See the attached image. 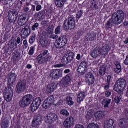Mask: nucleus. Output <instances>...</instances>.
Masks as SVG:
<instances>
[{
  "mask_svg": "<svg viewBox=\"0 0 128 128\" xmlns=\"http://www.w3.org/2000/svg\"><path fill=\"white\" fill-rule=\"evenodd\" d=\"M124 12L122 10H118L112 16V20H110L107 22L106 28H112V23L116 26H118L124 22Z\"/></svg>",
  "mask_w": 128,
  "mask_h": 128,
  "instance_id": "nucleus-1",
  "label": "nucleus"
},
{
  "mask_svg": "<svg viewBox=\"0 0 128 128\" xmlns=\"http://www.w3.org/2000/svg\"><path fill=\"white\" fill-rule=\"evenodd\" d=\"M52 58V56L48 50H44L39 55L37 58V62L40 64H42L48 62H49L50 60Z\"/></svg>",
  "mask_w": 128,
  "mask_h": 128,
  "instance_id": "nucleus-2",
  "label": "nucleus"
},
{
  "mask_svg": "<svg viewBox=\"0 0 128 128\" xmlns=\"http://www.w3.org/2000/svg\"><path fill=\"white\" fill-rule=\"evenodd\" d=\"M34 96L32 94H29L26 95L19 102V106L22 108H27V106H28L32 104Z\"/></svg>",
  "mask_w": 128,
  "mask_h": 128,
  "instance_id": "nucleus-3",
  "label": "nucleus"
},
{
  "mask_svg": "<svg viewBox=\"0 0 128 128\" xmlns=\"http://www.w3.org/2000/svg\"><path fill=\"white\" fill-rule=\"evenodd\" d=\"M126 86V81L124 79H120L116 82L114 86V90L120 94L124 92V88H125Z\"/></svg>",
  "mask_w": 128,
  "mask_h": 128,
  "instance_id": "nucleus-4",
  "label": "nucleus"
},
{
  "mask_svg": "<svg viewBox=\"0 0 128 128\" xmlns=\"http://www.w3.org/2000/svg\"><path fill=\"white\" fill-rule=\"evenodd\" d=\"M75 28L76 20L74 18L70 17L66 19L64 24V30H74Z\"/></svg>",
  "mask_w": 128,
  "mask_h": 128,
  "instance_id": "nucleus-5",
  "label": "nucleus"
},
{
  "mask_svg": "<svg viewBox=\"0 0 128 128\" xmlns=\"http://www.w3.org/2000/svg\"><path fill=\"white\" fill-rule=\"evenodd\" d=\"M66 44H68V38L66 36H62L55 42V46L56 48L60 50V48H64Z\"/></svg>",
  "mask_w": 128,
  "mask_h": 128,
  "instance_id": "nucleus-6",
  "label": "nucleus"
},
{
  "mask_svg": "<svg viewBox=\"0 0 128 128\" xmlns=\"http://www.w3.org/2000/svg\"><path fill=\"white\" fill-rule=\"evenodd\" d=\"M14 96V90L12 87L8 86L4 91V98L7 102H10L12 100Z\"/></svg>",
  "mask_w": 128,
  "mask_h": 128,
  "instance_id": "nucleus-7",
  "label": "nucleus"
},
{
  "mask_svg": "<svg viewBox=\"0 0 128 128\" xmlns=\"http://www.w3.org/2000/svg\"><path fill=\"white\" fill-rule=\"evenodd\" d=\"M74 58V54L72 52H70L64 56L62 62L64 66H66V64H70L72 62Z\"/></svg>",
  "mask_w": 128,
  "mask_h": 128,
  "instance_id": "nucleus-8",
  "label": "nucleus"
},
{
  "mask_svg": "<svg viewBox=\"0 0 128 128\" xmlns=\"http://www.w3.org/2000/svg\"><path fill=\"white\" fill-rule=\"evenodd\" d=\"M50 76L53 80H58L62 77V71L60 69L53 70L50 72Z\"/></svg>",
  "mask_w": 128,
  "mask_h": 128,
  "instance_id": "nucleus-9",
  "label": "nucleus"
},
{
  "mask_svg": "<svg viewBox=\"0 0 128 128\" xmlns=\"http://www.w3.org/2000/svg\"><path fill=\"white\" fill-rule=\"evenodd\" d=\"M63 126L65 128H74V118L72 116L68 118L64 121Z\"/></svg>",
  "mask_w": 128,
  "mask_h": 128,
  "instance_id": "nucleus-10",
  "label": "nucleus"
},
{
  "mask_svg": "<svg viewBox=\"0 0 128 128\" xmlns=\"http://www.w3.org/2000/svg\"><path fill=\"white\" fill-rule=\"evenodd\" d=\"M58 120V115L55 114H50L46 115V116L45 118V122L46 124H54V122Z\"/></svg>",
  "mask_w": 128,
  "mask_h": 128,
  "instance_id": "nucleus-11",
  "label": "nucleus"
},
{
  "mask_svg": "<svg viewBox=\"0 0 128 128\" xmlns=\"http://www.w3.org/2000/svg\"><path fill=\"white\" fill-rule=\"evenodd\" d=\"M86 82L88 86H92L96 82V78L92 72H88L86 76Z\"/></svg>",
  "mask_w": 128,
  "mask_h": 128,
  "instance_id": "nucleus-12",
  "label": "nucleus"
},
{
  "mask_svg": "<svg viewBox=\"0 0 128 128\" xmlns=\"http://www.w3.org/2000/svg\"><path fill=\"white\" fill-rule=\"evenodd\" d=\"M16 88L17 92H18L19 94L24 92L26 90V80H23L19 82L16 86Z\"/></svg>",
  "mask_w": 128,
  "mask_h": 128,
  "instance_id": "nucleus-13",
  "label": "nucleus"
},
{
  "mask_svg": "<svg viewBox=\"0 0 128 128\" xmlns=\"http://www.w3.org/2000/svg\"><path fill=\"white\" fill-rule=\"evenodd\" d=\"M88 68V63L86 62H82L78 69V71L79 74H80L81 76H84L86 74V69Z\"/></svg>",
  "mask_w": 128,
  "mask_h": 128,
  "instance_id": "nucleus-14",
  "label": "nucleus"
},
{
  "mask_svg": "<svg viewBox=\"0 0 128 128\" xmlns=\"http://www.w3.org/2000/svg\"><path fill=\"white\" fill-rule=\"evenodd\" d=\"M30 26H27L24 28L21 32V38H22L26 39L30 36Z\"/></svg>",
  "mask_w": 128,
  "mask_h": 128,
  "instance_id": "nucleus-15",
  "label": "nucleus"
},
{
  "mask_svg": "<svg viewBox=\"0 0 128 128\" xmlns=\"http://www.w3.org/2000/svg\"><path fill=\"white\" fill-rule=\"evenodd\" d=\"M42 104V100L40 98H37L34 100L31 104V110L32 112H36L40 108Z\"/></svg>",
  "mask_w": 128,
  "mask_h": 128,
  "instance_id": "nucleus-16",
  "label": "nucleus"
},
{
  "mask_svg": "<svg viewBox=\"0 0 128 128\" xmlns=\"http://www.w3.org/2000/svg\"><path fill=\"white\" fill-rule=\"evenodd\" d=\"M42 116L40 114L37 115L34 119L32 122L33 128H38L40 124H42Z\"/></svg>",
  "mask_w": 128,
  "mask_h": 128,
  "instance_id": "nucleus-17",
  "label": "nucleus"
},
{
  "mask_svg": "<svg viewBox=\"0 0 128 128\" xmlns=\"http://www.w3.org/2000/svg\"><path fill=\"white\" fill-rule=\"evenodd\" d=\"M96 34L94 32L92 33H88L86 36L84 38V42H94L96 40Z\"/></svg>",
  "mask_w": 128,
  "mask_h": 128,
  "instance_id": "nucleus-18",
  "label": "nucleus"
},
{
  "mask_svg": "<svg viewBox=\"0 0 128 128\" xmlns=\"http://www.w3.org/2000/svg\"><path fill=\"white\" fill-rule=\"evenodd\" d=\"M16 81V75L14 73H10L8 75V82L9 86L14 84Z\"/></svg>",
  "mask_w": 128,
  "mask_h": 128,
  "instance_id": "nucleus-19",
  "label": "nucleus"
},
{
  "mask_svg": "<svg viewBox=\"0 0 128 128\" xmlns=\"http://www.w3.org/2000/svg\"><path fill=\"white\" fill-rule=\"evenodd\" d=\"M16 12L15 10H12V12H9V14L8 15V19L10 21V22L14 23L16 22Z\"/></svg>",
  "mask_w": 128,
  "mask_h": 128,
  "instance_id": "nucleus-20",
  "label": "nucleus"
},
{
  "mask_svg": "<svg viewBox=\"0 0 128 128\" xmlns=\"http://www.w3.org/2000/svg\"><path fill=\"white\" fill-rule=\"evenodd\" d=\"M54 103V98L52 96L49 97L44 102L43 104V107L44 108L48 110V108H50V106Z\"/></svg>",
  "mask_w": 128,
  "mask_h": 128,
  "instance_id": "nucleus-21",
  "label": "nucleus"
},
{
  "mask_svg": "<svg viewBox=\"0 0 128 128\" xmlns=\"http://www.w3.org/2000/svg\"><path fill=\"white\" fill-rule=\"evenodd\" d=\"M70 80H72V78L70 77V75H66L62 81L61 84L63 86L64 88L68 86V84L70 82Z\"/></svg>",
  "mask_w": 128,
  "mask_h": 128,
  "instance_id": "nucleus-22",
  "label": "nucleus"
},
{
  "mask_svg": "<svg viewBox=\"0 0 128 128\" xmlns=\"http://www.w3.org/2000/svg\"><path fill=\"white\" fill-rule=\"evenodd\" d=\"M110 50V47L108 44L103 46L102 48L100 50L101 56H106L108 54V52Z\"/></svg>",
  "mask_w": 128,
  "mask_h": 128,
  "instance_id": "nucleus-23",
  "label": "nucleus"
},
{
  "mask_svg": "<svg viewBox=\"0 0 128 128\" xmlns=\"http://www.w3.org/2000/svg\"><path fill=\"white\" fill-rule=\"evenodd\" d=\"M56 88H58V84H56V83H52L48 86L47 92L49 94H52L56 90Z\"/></svg>",
  "mask_w": 128,
  "mask_h": 128,
  "instance_id": "nucleus-24",
  "label": "nucleus"
},
{
  "mask_svg": "<svg viewBox=\"0 0 128 128\" xmlns=\"http://www.w3.org/2000/svg\"><path fill=\"white\" fill-rule=\"evenodd\" d=\"M86 96H88V94H86V92H80L78 94L77 97L78 102L79 104H80L82 102H84V98H86Z\"/></svg>",
  "mask_w": 128,
  "mask_h": 128,
  "instance_id": "nucleus-25",
  "label": "nucleus"
},
{
  "mask_svg": "<svg viewBox=\"0 0 128 128\" xmlns=\"http://www.w3.org/2000/svg\"><path fill=\"white\" fill-rule=\"evenodd\" d=\"M67 0H55V4L57 8H62L64 6Z\"/></svg>",
  "mask_w": 128,
  "mask_h": 128,
  "instance_id": "nucleus-26",
  "label": "nucleus"
},
{
  "mask_svg": "<svg viewBox=\"0 0 128 128\" xmlns=\"http://www.w3.org/2000/svg\"><path fill=\"white\" fill-rule=\"evenodd\" d=\"M114 122L112 120H106L104 122V128H114Z\"/></svg>",
  "mask_w": 128,
  "mask_h": 128,
  "instance_id": "nucleus-27",
  "label": "nucleus"
},
{
  "mask_svg": "<svg viewBox=\"0 0 128 128\" xmlns=\"http://www.w3.org/2000/svg\"><path fill=\"white\" fill-rule=\"evenodd\" d=\"M100 54V49L98 48H96L91 52V56L93 58H96Z\"/></svg>",
  "mask_w": 128,
  "mask_h": 128,
  "instance_id": "nucleus-28",
  "label": "nucleus"
},
{
  "mask_svg": "<svg viewBox=\"0 0 128 128\" xmlns=\"http://www.w3.org/2000/svg\"><path fill=\"white\" fill-rule=\"evenodd\" d=\"M111 102L112 99L105 98L102 101V104L104 108H110L108 106L110 104Z\"/></svg>",
  "mask_w": 128,
  "mask_h": 128,
  "instance_id": "nucleus-29",
  "label": "nucleus"
},
{
  "mask_svg": "<svg viewBox=\"0 0 128 128\" xmlns=\"http://www.w3.org/2000/svg\"><path fill=\"white\" fill-rule=\"evenodd\" d=\"M40 44L42 48H46L48 46V40L44 36H42L40 40Z\"/></svg>",
  "mask_w": 128,
  "mask_h": 128,
  "instance_id": "nucleus-30",
  "label": "nucleus"
},
{
  "mask_svg": "<svg viewBox=\"0 0 128 128\" xmlns=\"http://www.w3.org/2000/svg\"><path fill=\"white\" fill-rule=\"evenodd\" d=\"M106 73V66L102 65L99 68V74L102 76H104Z\"/></svg>",
  "mask_w": 128,
  "mask_h": 128,
  "instance_id": "nucleus-31",
  "label": "nucleus"
},
{
  "mask_svg": "<svg viewBox=\"0 0 128 128\" xmlns=\"http://www.w3.org/2000/svg\"><path fill=\"white\" fill-rule=\"evenodd\" d=\"M26 17H24L22 16H21L19 18L18 20V26H24L26 24Z\"/></svg>",
  "mask_w": 128,
  "mask_h": 128,
  "instance_id": "nucleus-32",
  "label": "nucleus"
},
{
  "mask_svg": "<svg viewBox=\"0 0 128 128\" xmlns=\"http://www.w3.org/2000/svg\"><path fill=\"white\" fill-rule=\"evenodd\" d=\"M2 128H10V121L6 118H4L1 122Z\"/></svg>",
  "mask_w": 128,
  "mask_h": 128,
  "instance_id": "nucleus-33",
  "label": "nucleus"
},
{
  "mask_svg": "<svg viewBox=\"0 0 128 128\" xmlns=\"http://www.w3.org/2000/svg\"><path fill=\"white\" fill-rule=\"evenodd\" d=\"M8 46V50H10V52H14V50L18 48V44L14 43L12 42H9Z\"/></svg>",
  "mask_w": 128,
  "mask_h": 128,
  "instance_id": "nucleus-34",
  "label": "nucleus"
},
{
  "mask_svg": "<svg viewBox=\"0 0 128 128\" xmlns=\"http://www.w3.org/2000/svg\"><path fill=\"white\" fill-rule=\"evenodd\" d=\"M128 124V120L126 118H122L120 120L119 126L120 128H126V126H127Z\"/></svg>",
  "mask_w": 128,
  "mask_h": 128,
  "instance_id": "nucleus-35",
  "label": "nucleus"
},
{
  "mask_svg": "<svg viewBox=\"0 0 128 128\" xmlns=\"http://www.w3.org/2000/svg\"><path fill=\"white\" fill-rule=\"evenodd\" d=\"M20 56H22V54L18 50H16V52L13 55L14 60L15 62H18L20 60Z\"/></svg>",
  "mask_w": 128,
  "mask_h": 128,
  "instance_id": "nucleus-36",
  "label": "nucleus"
},
{
  "mask_svg": "<svg viewBox=\"0 0 128 128\" xmlns=\"http://www.w3.org/2000/svg\"><path fill=\"white\" fill-rule=\"evenodd\" d=\"M95 116L98 120H102L104 118V112H98L95 114Z\"/></svg>",
  "mask_w": 128,
  "mask_h": 128,
  "instance_id": "nucleus-37",
  "label": "nucleus"
},
{
  "mask_svg": "<svg viewBox=\"0 0 128 128\" xmlns=\"http://www.w3.org/2000/svg\"><path fill=\"white\" fill-rule=\"evenodd\" d=\"M66 104H68V106H74V102L72 100V98L70 96L66 97Z\"/></svg>",
  "mask_w": 128,
  "mask_h": 128,
  "instance_id": "nucleus-38",
  "label": "nucleus"
},
{
  "mask_svg": "<svg viewBox=\"0 0 128 128\" xmlns=\"http://www.w3.org/2000/svg\"><path fill=\"white\" fill-rule=\"evenodd\" d=\"M60 114L65 116V118H68L70 116V112L68 111V110L66 109H62L60 111Z\"/></svg>",
  "mask_w": 128,
  "mask_h": 128,
  "instance_id": "nucleus-39",
  "label": "nucleus"
},
{
  "mask_svg": "<svg viewBox=\"0 0 128 128\" xmlns=\"http://www.w3.org/2000/svg\"><path fill=\"white\" fill-rule=\"evenodd\" d=\"M94 118V112L92 110L88 111L86 114V118L87 120H90Z\"/></svg>",
  "mask_w": 128,
  "mask_h": 128,
  "instance_id": "nucleus-40",
  "label": "nucleus"
},
{
  "mask_svg": "<svg viewBox=\"0 0 128 128\" xmlns=\"http://www.w3.org/2000/svg\"><path fill=\"white\" fill-rule=\"evenodd\" d=\"M91 8L93 10H96L98 8V3H96V0H93L92 4H91Z\"/></svg>",
  "mask_w": 128,
  "mask_h": 128,
  "instance_id": "nucleus-41",
  "label": "nucleus"
},
{
  "mask_svg": "<svg viewBox=\"0 0 128 128\" xmlns=\"http://www.w3.org/2000/svg\"><path fill=\"white\" fill-rule=\"evenodd\" d=\"M114 72L117 74H120V72H122V66L120 64H116V68L114 69Z\"/></svg>",
  "mask_w": 128,
  "mask_h": 128,
  "instance_id": "nucleus-42",
  "label": "nucleus"
},
{
  "mask_svg": "<svg viewBox=\"0 0 128 128\" xmlns=\"http://www.w3.org/2000/svg\"><path fill=\"white\" fill-rule=\"evenodd\" d=\"M36 35L34 34H32L31 38L29 40L30 44H32L36 42Z\"/></svg>",
  "mask_w": 128,
  "mask_h": 128,
  "instance_id": "nucleus-43",
  "label": "nucleus"
},
{
  "mask_svg": "<svg viewBox=\"0 0 128 128\" xmlns=\"http://www.w3.org/2000/svg\"><path fill=\"white\" fill-rule=\"evenodd\" d=\"M84 14V11L82 10H80V11L78 12L76 14V18L80 20Z\"/></svg>",
  "mask_w": 128,
  "mask_h": 128,
  "instance_id": "nucleus-44",
  "label": "nucleus"
},
{
  "mask_svg": "<svg viewBox=\"0 0 128 128\" xmlns=\"http://www.w3.org/2000/svg\"><path fill=\"white\" fill-rule=\"evenodd\" d=\"M34 50H36V48L34 46H32L28 52L29 56H34Z\"/></svg>",
  "mask_w": 128,
  "mask_h": 128,
  "instance_id": "nucleus-45",
  "label": "nucleus"
},
{
  "mask_svg": "<svg viewBox=\"0 0 128 128\" xmlns=\"http://www.w3.org/2000/svg\"><path fill=\"white\" fill-rule=\"evenodd\" d=\"M87 128H100V126L96 124H90L87 127Z\"/></svg>",
  "mask_w": 128,
  "mask_h": 128,
  "instance_id": "nucleus-46",
  "label": "nucleus"
},
{
  "mask_svg": "<svg viewBox=\"0 0 128 128\" xmlns=\"http://www.w3.org/2000/svg\"><path fill=\"white\" fill-rule=\"evenodd\" d=\"M35 18L37 20H42V17L39 12L36 14Z\"/></svg>",
  "mask_w": 128,
  "mask_h": 128,
  "instance_id": "nucleus-47",
  "label": "nucleus"
},
{
  "mask_svg": "<svg viewBox=\"0 0 128 128\" xmlns=\"http://www.w3.org/2000/svg\"><path fill=\"white\" fill-rule=\"evenodd\" d=\"M15 44H16L17 45L20 44V46H22V40L20 38L18 37L17 38L16 40V42Z\"/></svg>",
  "mask_w": 128,
  "mask_h": 128,
  "instance_id": "nucleus-48",
  "label": "nucleus"
},
{
  "mask_svg": "<svg viewBox=\"0 0 128 128\" xmlns=\"http://www.w3.org/2000/svg\"><path fill=\"white\" fill-rule=\"evenodd\" d=\"M112 78H112V76H108L107 77V84H110V82H112Z\"/></svg>",
  "mask_w": 128,
  "mask_h": 128,
  "instance_id": "nucleus-49",
  "label": "nucleus"
},
{
  "mask_svg": "<svg viewBox=\"0 0 128 128\" xmlns=\"http://www.w3.org/2000/svg\"><path fill=\"white\" fill-rule=\"evenodd\" d=\"M60 26H58L55 30L56 34H60Z\"/></svg>",
  "mask_w": 128,
  "mask_h": 128,
  "instance_id": "nucleus-50",
  "label": "nucleus"
},
{
  "mask_svg": "<svg viewBox=\"0 0 128 128\" xmlns=\"http://www.w3.org/2000/svg\"><path fill=\"white\" fill-rule=\"evenodd\" d=\"M38 26H40V24L38 23L35 24L32 26V30L34 32L36 30L38 29Z\"/></svg>",
  "mask_w": 128,
  "mask_h": 128,
  "instance_id": "nucleus-51",
  "label": "nucleus"
},
{
  "mask_svg": "<svg viewBox=\"0 0 128 128\" xmlns=\"http://www.w3.org/2000/svg\"><path fill=\"white\" fill-rule=\"evenodd\" d=\"M122 100V98L120 96H117L114 98V102L116 104H118L120 102V100Z\"/></svg>",
  "mask_w": 128,
  "mask_h": 128,
  "instance_id": "nucleus-52",
  "label": "nucleus"
},
{
  "mask_svg": "<svg viewBox=\"0 0 128 128\" xmlns=\"http://www.w3.org/2000/svg\"><path fill=\"white\" fill-rule=\"evenodd\" d=\"M110 84H108V83H107L106 84H104L102 85L103 88H104V90H108V88H110Z\"/></svg>",
  "mask_w": 128,
  "mask_h": 128,
  "instance_id": "nucleus-53",
  "label": "nucleus"
},
{
  "mask_svg": "<svg viewBox=\"0 0 128 128\" xmlns=\"http://www.w3.org/2000/svg\"><path fill=\"white\" fill-rule=\"evenodd\" d=\"M23 44L25 46V48L26 49L28 48V40H24L23 42Z\"/></svg>",
  "mask_w": 128,
  "mask_h": 128,
  "instance_id": "nucleus-54",
  "label": "nucleus"
},
{
  "mask_svg": "<svg viewBox=\"0 0 128 128\" xmlns=\"http://www.w3.org/2000/svg\"><path fill=\"white\" fill-rule=\"evenodd\" d=\"M105 96L106 98H110V96H112V92H110V91H106L105 92Z\"/></svg>",
  "mask_w": 128,
  "mask_h": 128,
  "instance_id": "nucleus-55",
  "label": "nucleus"
},
{
  "mask_svg": "<svg viewBox=\"0 0 128 128\" xmlns=\"http://www.w3.org/2000/svg\"><path fill=\"white\" fill-rule=\"evenodd\" d=\"M42 6L38 5L36 7V12H40V10H42Z\"/></svg>",
  "mask_w": 128,
  "mask_h": 128,
  "instance_id": "nucleus-56",
  "label": "nucleus"
},
{
  "mask_svg": "<svg viewBox=\"0 0 128 128\" xmlns=\"http://www.w3.org/2000/svg\"><path fill=\"white\" fill-rule=\"evenodd\" d=\"M38 13L40 14L42 18L46 14V10H42L41 12H38Z\"/></svg>",
  "mask_w": 128,
  "mask_h": 128,
  "instance_id": "nucleus-57",
  "label": "nucleus"
},
{
  "mask_svg": "<svg viewBox=\"0 0 128 128\" xmlns=\"http://www.w3.org/2000/svg\"><path fill=\"white\" fill-rule=\"evenodd\" d=\"M64 65L63 64H58L54 66V68H64Z\"/></svg>",
  "mask_w": 128,
  "mask_h": 128,
  "instance_id": "nucleus-58",
  "label": "nucleus"
},
{
  "mask_svg": "<svg viewBox=\"0 0 128 128\" xmlns=\"http://www.w3.org/2000/svg\"><path fill=\"white\" fill-rule=\"evenodd\" d=\"M51 38L52 40H58V36L56 35H52L51 36Z\"/></svg>",
  "mask_w": 128,
  "mask_h": 128,
  "instance_id": "nucleus-59",
  "label": "nucleus"
},
{
  "mask_svg": "<svg viewBox=\"0 0 128 128\" xmlns=\"http://www.w3.org/2000/svg\"><path fill=\"white\" fill-rule=\"evenodd\" d=\"M74 128H84V127L82 124H78L75 126Z\"/></svg>",
  "mask_w": 128,
  "mask_h": 128,
  "instance_id": "nucleus-60",
  "label": "nucleus"
},
{
  "mask_svg": "<svg viewBox=\"0 0 128 128\" xmlns=\"http://www.w3.org/2000/svg\"><path fill=\"white\" fill-rule=\"evenodd\" d=\"M8 36H10V33L8 32L4 36V38H5V40H8Z\"/></svg>",
  "mask_w": 128,
  "mask_h": 128,
  "instance_id": "nucleus-61",
  "label": "nucleus"
},
{
  "mask_svg": "<svg viewBox=\"0 0 128 128\" xmlns=\"http://www.w3.org/2000/svg\"><path fill=\"white\" fill-rule=\"evenodd\" d=\"M124 64L126 66H128V55L126 56V59L124 62Z\"/></svg>",
  "mask_w": 128,
  "mask_h": 128,
  "instance_id": "nucleus-62",
  "label": "nucleus"
},
{
  "mask_svg": "<svg viewBox=\"0 0 128 128\" xmlns=\"http://www.w3.org/2000/svg\"><path fill=\"white\" fill-rule=\"evenodd\" d=\"M76 60H82V56H80V54H78L77 55Z\"/></svg>",
  "mask_w": 128,
  "mask_h": 128,
  "instance_id": "nucleus-63",
  "label": "nucleus"
},
{
  "mask_svg": "<svg viewBox=\"0 0 128 128\" xmlns=\"http://www.w3.org/2000/svg\"><path fill=\"white\" fill-rule=\"evenodd\" d=\"M124 114L128 118V110H124Z\"/></svg>",
  "mask_w": 128,
  "mask_h": 128,
  "instance_id": "nucleus-64",
  "label": "nucleus"
}]
</instances>
